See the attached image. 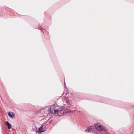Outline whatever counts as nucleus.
<instances>
[{
    "instance_id": "nucleus-8",
    "label": "nucleus",
    "mask_w": 134,
    "mask_h": 134,
    "mask_svg": "<svg viewBox=\"0 0 134 134\" xmlns=\"http://www.w3.org/2000/svg\"><path fill=\"white\" fill-rule=\"evenodd\" d=\"M38 131L40 133L42 132V127H40V128H39L38 129Z\"/></svg>"
},
{
    "instance_id": "nucleus-6",
    "label": "nucleus",
    "mask_w": 134,
    "mask_h": 134,
    "mask_svg": "<svg viewBox=\"0 0 134 134\" xmlns=\"http://www.w3.org/2000/svg\"><path fill=\"white\" fill-rule=\"evenodd\" d=\"M6 125L8 127V128L9 129H10L11 128V126L9 123H8V122H5Z\"/></svg>"
},
{
    "instance_id": "nucleus-7",
    "label": "nucleus",
    "mask_w": 134,
    "mask_h": 134,
    "mask_svg": "<svg viewBox=\"0 0 134 134\" xmlns=\"http://www.w3.org/2000/svg\"><path fill=\"white\" fill-rule=\"evenodd\" d=\"M46 128L45 125L42 126V132H44L46 130Z\"/></svg>"
},
{
    "instance_id": "nucleus-1",
    "label": "nucleus",
    "mask_w": 134,
    "mask_h": 134,
    "mask_svg": "<svg viewBox=\"0 0 134 134\" xmlns=\"http://www.w3.org/2000/svg\"><path fill=\"white\" fill-rule=\"evenodd\" d=\"M49 110L50 112L53 114H56L57 111L58 110L59 108V106L57 105L56 106L51 105L49 108Z\"/></svg>"
},
{
    "instance_id": "nucleus-4",
    "label": "nucleus",
    "mask_w": 134,
    "mask_h": 134,
    "mask_svg": "<svg viewBox=\"0 0 134 134\" xmlns=\"http://www.w3.org/2000/svg\"><path fill=\"white\" fill-rule=\"evenodd\" d=\"M8 115L10 117H13L15 116L14 114L12 112H9L8 113Z\"/></svg>"
},
{
    "instance_id": "nucleus-3",
    "label": "nucleus",
    "mask_w": 134,
    "mask_h": 134,
    "mask_svg": "<svg viewBox=\"0 0 134 134\" xmlns=\"http://www.w3.org/2000/svg\"><path fill=\"white\" fill-rule=\"evenodd\" d=\"M95 126L96 129L97 131H100L103 129V127L99 123L95 124Z\"/></svg>"
},
{
    "instance_id": "nucleus-5",
    "label": "nucleus",
    "mask_w": 134,
    "mask_h": 134,
    "mask_svg": "<svg viewBox=\"0 0 134 134\" xmlns=\"http://www.w3.org/2000/svg\"><path fill=\"white\" fill-rule=\"evenodd\" d=\"M92 129V126H90L89 127L87 128L85 130V131L86 132H89Z\"/></svg>"
},
{
    "instance_id": "nucleus-2",
    "label": "nucleus",
    "mask_w": 134,
    "mask_h": 134,
    "mask_svg": "<svg viewBox=\"0 0 134 134\" xmlns=\"http://www.w3.org/2000/svg\"><path fill=\"white\" fill-rule=\"evenodd\" d=\"M67 112V111L62 109L59 106V108L58 110L57 111L56 114L57 115L59 116H62L66 114Z\"/></svg>"
},
{
    "instance_id": "nucleus-9",
    "label": "nucleus",
    "mask_w": 134,
    "mask_h": 134,
    "mask_svg": "<svg viewBox=\"0 0 134 134\" xmlns=\"http://www.w3.org/2000/svg\"><path fill=\"white\" fill-rule=\"evenodd\" d=\"M45 120L44 122H45L46 121V120L45 119H44L43 120Z\"/></svg>"
}]
</instances>
